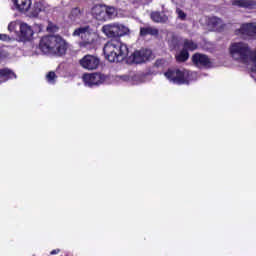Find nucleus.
<instances>
[{"label":"nucleus","instance_id":"bb28decb","mask_svg":"<svg viewBox=\"0 0 256 256\" xmlns=\"http://www.w3.org/2000/svg\"><path fill=\"white\" fill-rule=\"evenodd\" d=\"M165 65V60L164 59H157L154 63V67L159 69V67H163Z\"/></svg>","mask_w":256,"mask_h":256},{"label":"nucleus","instance_id":"39448f33","mask_svg":"<svg viewBox=\"0 0 256 256\" xmlns=\"http://www.w3.org/2000/svg\"><path fill=\"white\" fill-rule=\"evenodd\" d=\"M164 77H166L170 83H174V85H185L186 83H189L185 77V72L180 69L170 68L164 73Z\"/></svg>","mask_w":256,"mask_h":256},{"label":"nucleus","instance_id":"7ed1b4c3","mask_svg":"<svg viewBox=\"0 0 256 256\" xmlns=\"http://www.w3.org/2000/svg\"><path fill=\"white\" fill-rule=\"evenodd\" d=\"M230 55L236 61L243 63L244 65L249 64V55L251 53V47L245 42H234L229 48Z\"/></svg>","mask_w":256,"mask_h":256},{"label":"nucleus","instance_id":"f8f14e48","mask_svg":"<svg viewBox=\"0 0 256 256\" xmlns=\"http://www.w3.org/2000/svg\"><path fill=\"white\" fill-rule=\"evenodd\" d=\"M11 79H17V74L9 68L0 69V83H7Z\"/></svg>","mask_w":256,"mask_h":256},{"label":"nucleus","instance_id":"7c9ffc66","mask_svg":"<svg viewBox=\"0 0 256 256\" xmlns=\"http://www.w3.org/2000/svg\"><path fill=\"white\" fill-rule=\"evenodd\" d=\"M252 71H256L255 68H252Z\"/></svg>","mask_w":256,"mask_h":256},{"label":"nucleus","instance_id":"cd10ccee","mask_svg":"<svg viewBox=\"0 0 256 256\" xmlns=\"http://www.w3.org/2000/svg\"><path fill=\"white\" fill-rule=\"evenodd\" d=\"M0 41L9 42L11 41V37L7 34H0Z\"/></svg>","mask_w":256,"mask_h":256},{"label":"nucleus","instance_id":"6e6552de","mask_svg":"<svg viewBox=\"0 0 256 256\" xmlns=\"http://www.w3.org/2000/svg\"><path fill=\"white\" fill-rule=\"evenodd\" d=\"M80 65L83 69H87L88 71H95V69H99V65L101 64V60L97 56L93 55H85L82 59H80Z\"/></svg>","mask_w":256,"mask_h":256},{"label":"nucleus","instance_id":"a211bd4d","mask_svg":"<svg viewBox=\"0 0 256 256\" xmlns=\"http://www.w3.org/2000/svg\"><path fill=\"white\" fill-rule=\"evenodd\" d=\"M235 5L238 7H244L245 9H255L256 1L253 0H236Z\"/></svg>","mask_w":256,"mask_h":256},{"label":"nucleus","instance_id":"f257e3e1","mask_svg":"<svg viewBox=\"0 0 256 256\" xmlns=\"http://www.w3.org/2000/svg\"><path fill=\"white\" fill-rule=\"evenodd\" d=\"M102 33L106 35L108 41L103 47L105 59L110 63H121L129 56L127 44H123L121 37L129 35V29L123 24H107L102 27Z\"/></svg>","mask_w":256,"mask_h":256},{"label":"nucleus","instance_id":"a878e982","mask_svg":"<svg viewBox=\"0 0 256 256\" xmlns=\"http://www.w3.org/2000/svg\"><path fill=\"white\" fill-rule=\"evenodd\" d=\"M47 31H49V33H57V31H59V27L54 24H49L47 27Z\"/></svg>","mask_w":256,"mask_h":256},{"label":"nucleus","instance_id":"1a4fd4ad","mask_svg":"<svg viewBox=\"0 0 256 256\" xmlns=\"http://www.w3.org/2000/svg\"><path fill=\"white\" fill-rule=\"evenodd\" d=\"M236 35H243L246 39H256V23L242 24L240 29L236 30Z\"/></svg>","mask_w":256,"mask_h":256},{"label":"nucleus","instance_id":"393cba45","mask_svg":"<svg viewBox=\"0 0 256 256\" xmlns=\"http://www.w3.org/2000/svg\"><path fill=\"white\" fill-rule=\"evenodd\" d=\"M176 13L178 17L181 19V21H185L187 19V14L183 10L177 9Z\"/></svg>","mask_w":256,"mask_h":256},{"label":"nucleus","instance_id":"ddd939ff","mask_svg":"<svg viewBox=\"0 0 256 256\" xmlns=\"http://www.w3.org/2000/svg\"><path fill=\"white\" fill-rule=\"evenodd\" d=\"M92 15L97 19V21H107V17L105 14V6L96 5L92 8Z\"/></svg>","mask_w":256,"mask_h":256},{"label":"nucleus","instance_id":"0eeeda50","mask_svg":"<svg viewBox=\"0 0 256 256\" xmlns=\"http://www.w3.org/2000/svg\"><path fill=\"white\" fill-rule=\"evenodd\" d=\"M152 55L153 52L149 49L135 50L129 57V61H131V63H135L136 65H141L142 63H147V61L151 59Z\"/></svg>","mask_w":256,"mask_h":256},{"label":"nucleus","instance_id":"6ab92c4d","mask_svg":"<svg viewBox=\"0 0 256 256\" xmlns=\"http://www.w3.org/2000/svg\"><path fill=\"white\" fill-rule=\"evenodd\" d=\"M104 11L106 15V21H109V19H113L115 15H117V10H115V7L113 6H105L104 5Z\"/></svg>","mask_w":256,"mask_h":256},{"label":"nucleus","instance_id":"9b49d317","mask_svg":"<svg viewBox=\"0 0 256 256\" xmlns=\"http://www.w3.org/2000/svg\"><path fill=\"white\" fill-rule=\"evenodd\" d=\"M33 28L31 26L27 25V23H22L20 25V34H19V39L23 43H26V41H31L33 39L34 35Z\"/></svg>","mask_w":256,"mask_h":256},{"label":"nucleus","instance_id":"412c9836","mask_svg":"<svg viewBox=\"0 0 256 256\" xmlns=\"http://www.w3.org/2000/svg\"><path fill=\"white\" fill-rule=\"evenodd\" d=\"M221 23H223V20H221V18H219L217 16H212L208 19V25L210 27H219V25H221Z\"/></svg>","mask_w":256,"mask_h":256},{"label":"nucleus","instance_id":"2f4dec72","mask_svg":"<svg viewBox=\"0 0 256 256\" xmlns=\"http://www.w3.org/2000/svg\"><path fill=\"white\" fill-rule=\"evenodd\" d=\"M8 29H11V26H8Z\"/></svg>","mask_w":256,"mask_h":256},{"label":"nucleus","instance_id":"b1692460","mask_svg":"<svg viewBox=\"0 0 256 256\" xmlns=\"http://www.w3.org/2000/svg\"><path fill=\"white\" fill-rule=\"evenodd\" d=\"M55 79H57V74H55L54 71H50L47 75H46V80L48 81V83H55Z\"/></svg>","mask_w":256,"mask_h":256},{"label":"nucleus","instance_id":"4468645a","mask_svg":"<svg viewBox=\"0 0 256 256\" xmlns=\"http://www.w3.org/2000/svg\"><path fill=\"white\" fill-rule=\"evenodd\" d=\"M14 5L20 13H25L31 9V0H13Z\"/></svg>","mask_w":256,"mask_h":256},{"label":"nucleus","instance_id":"dca6fc26","mask_svg":"<svg viewBox=\"0 0 256 256\" xmlns=\"http://www.w3.org/2000/svg\"><path fill=\"white\" fill-rule=\"evenodd\" d=\"M150 19L154 23H167L169 21V17L159 11L151 12Z\"/></svg>","mask_w":256,"mask_h":256},{"label":"nucleus","instance_id":"9d476101","mask_svg":"<svg viewBox=\"0 0 256 256\" xmlns=\"http://www.w3.org/2000/svg\"><path fill=\"white\" fill-rule=\"evenodd\" d=\"M192 63L195 67H210L211 59H209L208 55L195 53L192 56Z\"/></svg>","mask_w":256,"mask_h":256},{"label":"nucleus","instance_id":"f03ea898","mask_svg":"<svg viewBox=\"0 0 256 256\" xmlns=\"http://www.w3.org/2000/svg\"><path fill=\"white\" fill-rule=\"evenodd\" d=\"M39 49L42 53L56 55V57H63V55L67 54L69 43L59 35H47L41 38L39 42Z\"/></svg>","mask_w":256,"mask_h":256},{"label":"nucleus","instance_id":"aec40b11","mask_svg":"<svg viewBox=\"0 0 256 256\" xmlns=\"http://www.w3.org/2000/svg\"><path fill=\"white\" fill-rule=\"evenodd\" d=\"M188 59H189V52H187V50H184L183 48L180 51V53L176 55V61L178 63H185V61H188Z\"/></svg>","mask_w":256,"mask_h":256},{"label":"nucleus","instance_id":"c756f323","mask_svg":"<svg viewBox=\"0 0 256 256\" xmlns=\"http://www.w3.org/2000/svg\"><path fill=\"white\" fill-rule=\"evenodd\" d=\"M61 250L55 249L50 252V255H57Z\"/></svg>","mask_w":256,"mask_h":256},{"label":"nucleus","instance_id":"5701e85b","mask_svg":"<svg viewBox=\"0 0 256 256\" xmlns=\"http://www.w3.org/2000/svg\"><path fill=\"white\" fill-rule=\"evenodd\" d=\"M81 15V9L79 7L72 8L70 12V19H77Z\"/></svg>","mask_w":256,"mask_h":256},{"label":"nucleus","instance_id":"c85d7f7f","mask_svg":"<svg viewBox=\"0 0 256 256\" xmlns=\"http://www.w3.org/2000/svg\"><path fill=\"white\" fill-rule=\"evenodd\" d=\"M171 44L173 45V47H177V45H179V40L177 39V36H172Z\"/></svg>","mask_w":256,"mask_h":256},{"label":"nucleus","instance_id":"4be33fe9","mask_svg":"<svg viewBox=\"0 0 256 256\" xmlns=\"http://www.w3.org/2000/svg\"><path fill=\"white\" fill-rule=\"evenodd\" d=\"M43 11V5L41 3H35L31 14L33 17H39V13Z\"/></svg>","mask_w":256,"mask_h":256},{"label":"nucleus","instance_id":"20e7f679","mask_svg":"<svg viewBox=\"0 0 256 256\" xmlns=\"http://www.w3.org/2000/svg\"><path fill=\"white\" fill-rule=\"evenodd\" d=\"M89 26L80 27L74 30L73 37H81L80 47L91 49L95 46V35L89 31Z\"/></svg>","mask_w":256,"mask_h":256},{"label":"nucleus","instance_id":"2eb2a0df","mask_svg":"<svg viewBox=\"0 0 256 256\" xmlns=\"http://www.w3.org/2000/svg\"><path fill=\"white\" fill-rule=\"evenodd\" d=\"M140 37H147L150 35L151 37H157L159 35V29L151 26L140 27Z\"/></svg>","mask_w":256,"mask_h":256},{"label":"nucleus","instance_id":"f3484780","mask_svg":"<svg viewBox=\"0 0 256 256\" xmlns=\"http://www.w3.org/2000/svg\"><path fill=\"white\" fill-rule=\"evenodd\" d=\"M182 49L187 52L197 51V49H199V45L191 39H184L182 44Z\"/></svg>","mask_w":256,"mask_h":256},{"label":"nucleus","instance_id":"423d86ee","mask_svg":"<svg viewBox=\"0 0 256 256\" xmlns=\"http://www.w3.org/2000/svg\"><path fill=\"white\" fill-rule=\"evenodd\" d=\"M83 81L85 85H87V87H95V86L103 85V83L107 81V76L99 72L84 74Z\"/></svg>","mask_w":256,"mask_h":256}]
</instances>
